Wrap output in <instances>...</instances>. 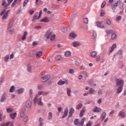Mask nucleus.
<instances>
[{
	"instance_id": "864d4df0",
	"label": "nucleus",
	"mask_w": 126,
	"mask_h": 126,
	"mask_svg": "<svg viewBox=\"0 0 126 126\" xmlns=\"http://www.w3.org/2000/svg\"><path fill=\"white\" fill-rule=\"evenodd\" d=\"M55 38H56V35L53 34L52 36L50 37L51 41H53Z\"/></svg>"
},
{
	"instance_id": "aec40b11",
	"label": "nucleus",
	"mask_w": 126,
	"mask_h": 126,
	"mask_svg": "<svg viewBox=\"0 0 126 126\" xmlns=\"http://www.w3.org/2000/svg\"><path fill=\"white\" fill-rule=\"evenodd\" d=\"M106 118V112H104L102 113V115H101L100 119L101 120V122H103L105 118Z\"/></svg>"
},
{
	"instance_id": "20e7f679",
	"label": "nucleus",
	"mask_w": 126,
	"mask_h": 126,
	"mask_svg": "<svg viewBox=\"0 0 126 126\" xmlns=\"http://www.w3.org/2000/svg\"><path fill=\"white\" fill-rule=\"evenodd\" d=\"M84 122H85V118H83L81 122H79V119H76L74 122V124L75 126H80L83 125Z\"/></svg>"
},
{
	"instance_id": "a19ab883",
	"label": "nucleus",
	"mask_w": 126,
	"mask_h": 126,
	"mask_svg": "<svg viewBox=\"0 0 126 126\" xmlns=\"http://www.w3.org/2000/svg\"><path fill=\"white\" fill-rule=\"evenodd\" d=\"M90 94H94L95 93V90H94L93 88H91L89 90Z\"/></svg>"
},
{
	"instance_id": "8fccbe9b",
	"label": "nucleus",
	"mask_w": 126,
	"mask_h": 126,
	"mask_svg": "<svg viewBox=\"0 0 126 126\" xmlns=\"http://www.w3.org/2000/svg\"><path fill=\"white\" fill-rule=\"evenodd\" d=\"M113 32H114V31L113 30L106 31V33L107 35H109V34H111V33H113Z\"/></svg>"
},
{
	"instance_id": "6e6552de",
	"label": "nucleus",
	"mask_w": 126,
	"mask_h": 126,
	"mask_svg": "<svg viewBox=\"0 0 126 126\" xmlns=\"http://www.w3.org/2000/svg\"><path fill=\"white\" fill-rule=\"evenodd\" d=\"M31 106H32V99L28 100L26 103V108H27L28 109H30V108H31Z\"/></svg>"
},
{
	"instance_id": "a878e982",
	"label": "nucleus",
	"mask_w": 126,
	"mask_h": 126,
	"mask_svg": "<svg viewBox=\"0 0 126 126\" xmlns=\"http://www.w3.org/2000/svg\"><path fill=\"white\" fill-rule=\"evenodd\" d=\"M66 93L67 96H71V90L69 88H67L66 90Z\"/></svg>"
},
{
	"instance_id": "1a4fd4ad",
	"label": "nucleus",
	"mask_w": 126,
	"mask_h": 126,
	"mask_svg": "<svg viewBox=\"0 0 126 126\" xmlns=\"http://www.w3.org/2000/svg\"><path fill=\"white\" fill-rule=\"evenodd\" d=\"M118 117L120 118H125L126 117V114L123 111H120L118 114Z\"/></svg>"
},
{
	"instance_id": "f03ea898",
	"label": "nucleus",
	"mask_w": 126,
	"mask_h": 126,
	"mask_svg": "<svg viewBox=\"0 0 126 126\" xmlns=\"http://www.w3.org/2000/svg\"><path fill=\"white\" fill-rule=\"evenodd\" d=\"M124 6H125V3L122 2L121 0H118L112 5L111 8L113 10H120Z\"/></svg>"
},
{
	"instance_id": "7c9ffc66",
	"label": "nucleus",
	"mask_w": 126,
	"mask_h": 126,
	"mask_svg": "<svg viewBox=\"0 0 126 126\" xmlns=\"http://www.w3.org/2000/svg\"><path fill=\"white\" fill-rule=\"evenodd\" d=\"M49 18H47V17H45L44 19H42L40 21V22H45V23H47V22H49Z\"/></svg>"
},
{
	"instance_id": "680f3d73",
	"label": "nucleus",
	"mask_w": 126,
	"mask_h": 126,
	"mask_svg": "<svg viewBox=\"0 0 126 126\" xmlns=\"http://www.w3.org/2000/svg\"><path fill=\"white\" fill-rule=\"evenodd\" d=\"M38 89L39 90H41V89H43V85H38Z\"/></svg>"
},
{
	"instance_id": "5701e85b",
	"label": "nucleus",
	"mask_w": 126,
	"mask_h": 126,
	"mask_svg": "<svg viewBox=\"0 0 126 126\" xmlns=\"http://www.w3.org/2000/svg\"><path fill=\"white\" fill-rule=\"evenodd\" d=\"M81 74H82L84 78H86L87 77H88V73H87L86 71L82 72Z\"/></svg>"
},
{
	"instance_id": "dca6fc26",
	"label": "nucleus",
	"mask_w": 126,
	"mask_h": 126,
	"mask_svg": "<svg viewBox=\"0 0 126 126\" xmlns=\"http://www.w3.org/2000/svg\"><path fill=\"white\" fill-rule=\"evenodd\" d=\"M74 114V109L71 107L69 112V117H71Z\"/></svg>"
},
{
	"instance_id": "72a5a7b5",
	"label": "nucleus",
	"mask_w": 126,
	"mask_h": 126,
	"mask_svg": "<svg viewBox=\"0 0 126 126\" xmlns=\"http://www.w3.org/2000/svg\"><path fill=\"white\" fill-rule=\"evenodd\" d=\"M14 89H15V87H14V86H12L9 89V92L12 93V92L14 91Z\"/></svg>"
},
{
	"instance_id": "0eeeda50",
	"label": "nucleus",
	"mask_w": 126,
	"mask_h": 126,
	"mask_svg": "<svg viewBox=\"0 0 126 126\" xmlns=\"http://www.w3.org/2000/svg\"><path fill=\"white\" fill-rule=\"evenodd\" d=\"M50 75H46L44 77L41 78L40 81L42 82H46L50 79Z\"/></svg>"
},
{
	"instance_id": "412c9836",
	"label": "nucleus",
	"mask_w": 126,
	"mask_h": 126,
	"mask_svg": "<svg viewBox=\"0 0 126 126\" xmlns=\"http://www.w3.org/2000/svg\"><path fill=\"white\" fill-rule=\"evenodd\" d=\"M27 35H28V33L27 32H25L23 34V36L22 37V41H24L26 39V37H27Z\"/></svg>"
},
{
	"instance_id": "338daca9",
	"label": "nucleus",
	"mask_w": 126,
	"mask_h": 126,
	"mask_svg": "<svg viewBox=\"0 0 126 126\" xmlns=\"http://www.w3.org/2000/svg\"><path fill=\"white\" fill-rule=\"evenodd\" d=\"M36 45H38V42L34 41L32 43L33 46H36Z\"/></svg>"
},
{
	"instance_id": "6ab92c4d",
	"label": "nucleus",
	"mask_w": 126,
	"mask_h": 126,
	"mask_svg": "<svg viewBox=\"0 0 126 126\" xmlns=\"http://www.w3.org/2000/svg\"><path fill=\"white\" fill-rule=\"evenodd\" d=\"M84 112H85V108H84V107H83L80 112V118H82V117H83V115H84Z\"/></svg>"
},
{
	"instance_id": "b1692460",
	"label": "nucleus",
	"mask_w": 126,
	"mask_h": 126,
	"mask_svg": "<svg viewBox=\"0 0 126 126\" xmlns=\"http://www.w3.org/2000/svg\"><path fill=\"white\" fill-rule=\"evenodd\" d=\"M39 126H43L44 125V119L42 118H40L39 119Z\"/></svg>"
},
{
	"instance_id": "e433bc0d",
	"label": "nucleus",
	"mask_w": 126,
	"mask_h": 126,
	"mask_svg": "<svg viewBox=\"0 0 126 126\" xmlns=\"http://www.w3.org/2000/svg\"><path fill=\"white\" fill-rule=\"evenodd\" d=\"M18 92L19 94H21V93H23L24 92V88H21L18 90Z\"/></svg>"
},
{
	"instance_id": "c756f323",
	"label": "nucleus",
	"mask_w": 126,
	"mask_h": 126,
	"mask_svg": "<svg viewBox=\"0 0 126 126\" xmlns=\"http://www.w3.org/2000/svg\"><path fill=\"white\" fill-rule=\"evenodd\" d=\"M69 36L71 37V38H76V37H77V35H76V34L73 33V32H72V33H70L69 34Z\"/></svg>"
},
{
	"instance_id": "473e14b6",
	"label": "nucleus",
	"mask_w": 126,
	"mask_h": 126,
	"mask_svg": "<svg viewBox=\"0 0 126 126\" xmlns=\"http://www.w3.org/2000/svg\"><path fill=\"white\" fill-rule=\"evenodd\" d=\"M55 60L56 61H61L62 60V56L61 55H57L55 57Z\"/></svg>"
},
{
	"instance_id": "37998d69",
	"label": "nucleus",
	"mask_w": 126,
	"mask_h": 126,
	"mask_svg": "<svg viewBox=\"0 0 126 126\" xmlns=\"http://www.w3.org/2000/svg\"><path fill=\"white\" fill-rule=\"evenodd\" d=\"M29 95L31 98H32L33 96V90L32 89H30L29 91Z\"/></svg>"
},
{
	"instance_id": "774afa93",
	"label": "nucleus",
	"mask_w": 126,
	"mask_h": 126,
	"mask_svg": "<svg viewBox=\"0 0 126 126\" xmlns=\"http://www.w3.org/2000/svg\"><path fill=\"white\" fill-rule=\"evenodd\" d=\"M98 104H101L102 103V99L100 98L97 101Z\"/></svg>"
},
{
	"instance_id": "2eb2a0df",
	"label": "nucleus",
	"mask_w": 126,
	"mask_h": 126,
	"mask_svg": "<svg viewBox=\"0 0 126 126\" xmlns=\"http://www.w3.org/2000/svg\"><path fill=\"white\" fill-rule=\"evenodd\" d=\"M97 53L96 51H93L91 53V57L92 58H96Z\"/></svg>"
},
{
	"instance_id": "9b49d317",
	"label": "nucleus",
	"mask_w": 126,
	"mask_h": 126,
	"mask_svg": "<svg viewBox=\"0 0 126 126\" xmlns=\"http://www.w3.org/2000/svg\"><path fill=\"white\" fill-rule=\"evenodd\" d=\"M116 48H117V44L115 43L112 45L111 49L109 50V54H111Z\"/></svg>"
},
{
	"instance_id": "69168bd1",
	"label": "nucleus",
	"mask_w": 126,
	"mask_h": 126,
	"mask_svg": "<svg viewBox=\"0 0 126 126\" xmlns=\"http://www.w3.org/2000/svg\"><path fill=\"white\" fill-rule=\"evenodd\" d=\"M5 3H6V1H5V0H2L1 6H3V5H4V4H5Z\"/></svg>"
},
{
	"instance_id": "0e129e2a",
	"label": "nucleus",
	"mask_w": 126,
	"mask_h": 126,
	"mask_svg": "<svg viewBox=\"0 0 126 126\" xmlns=\"http://www.w3.org/2000/svg\"><path fill=\"white\" fill-rule=\"evenodd\" d=\"M105 5H106V2H103L101 6V8H103V7H105Z\"/></svg>"
},
{
	"instance_id": "58836bf2",
	"label": "nucleus",
	"mask_w": 126,
	"mask_h": 126,
	"mask_svg": "<svg viewBox=\"0 0 126 126\" xmlns=\"http://www.w3.org/2000/svg\"><path fill=\"white\" fill-rule=\"evenodd\" d=\"M117 38V34L113 33L111 35V39L114 40V39H116Z\"/></svg>"
},
{
	"instance_id": "de8ad7c7",
	"label": "nucleus",
	"mask_w": 126,
	"mask_h": 126,
	"mask_svg": "<svg viewBox=\"0 0 126 126\" xmlns=\"http://www.w3.org/2000/svg\"><path fill=\"white\" fill-rule=\"evenodd\" d=\"M9 59V55H6L4 57V61L5 62V63H6L7 62V61H8Z\"/></svg>"
},
{
	"instance_id": "a211bd4d",
	"label": "nucleus",
	"mask_w": 126,
	"mask_h": 126,
	"mask_svg": "<svg viewBox=\"0 0 126 126\" xmlns=\"http://www.w3.org/2000/svg\"><path fill=\"white\" fill-rule=\"evenodd\" d=\"M123 86H119L118 88L117 89L116 93H118V94L121 93L122 91H123Z\"/></svg>"
},
{
	"instance_id": "bb28decb",
	"label": "nucleus",
	"mask_w": 126,
	"mask_h": 126,
	"mask_svg": "<svg viewBox=\"0 0 126 126\" xmlns=\"http://www.w3.org/2000/svg\"><path fill=\"white\" fill-rule=\"evenodd\" d=\"M42 54H43V52H42V51H39L36 53L35 54L36 57L40 58V57H41V56H42Z\"/></svg>"
},
{
	"instance_id": "13d9d810",
	"label": "nucleus",
	"mask_w": 126,
	"mask_h": 126,
	"mask_svg": "<svg viewBox=\"0 0 126 126\" xmlns=\"http://www.w3.org/2000/svg\"><path fill=\"white\" fill-rule=\"evenodd\" d=\"M104 15H105V11L102 10L100 12V16H104Z\"/></svg>"
},
{
	"instance_id": "3c124183",
	"label": "nucleus",
	"mask_w": 126,
	"mask_h": 126,
	"mask_svg": "<svg viewBox=\"0 0 126 126\" xmlns=\"http://www.w3.org/2000/svg\"><path fill=\"white\" fill-rule=\"evenodd\" d=\"M74 72H75V71H74V69H70L69 70V73H70L71 74L74 73Z\"/></svg>"
},
{
	"instance_id": "79ce46f5",
	"label": "nucleus",
	"mask_w": 126,
	"mask_h": 126,
	"mask_svg": "<svg viewBox=\"0 0 126 126\" xmlns=\"http://www.w3.org/2000/svg\"><path fill=\"white\" fill-rule=\"evenodd\" d=\"M83 105L81 103H79V104H78L76 107V109L77 110H79V109H80V108H81L82 107Z\"/></svg>"
},
{
	"instance_id": "4d7b16f0",
	"label": "nucleus",
	"mask_w": 126,
	"mask_h": 126,
	"mask_svg": "<svg viewBox=\"0 0 126 126\" xmlns=\"http://www.w3.org/2000/svg\"><path fill=\"white\" fill-rule=\"evenodd\" d=\"M106 23L108 25H111V20L109 19L106 20Z\"/></svg>"
},
{
	"instance_id": "4be33fe9",
	"label": "nucleus",
	"mask_w": 126,
	"mask_h": 126,
	"mask_svg": "<svg viewBox=\"0 0 126 126\" xmlns=\"http://www.w3.org/2000/svg\"><path fill=\"white\" fill-rule=\"evenodd\" d=\"M65 57H69L71 56V52L70 51H66L64 53Z\"/></svg>"
},
{
	"instance_id": "393cba45",
	"label": "nucleus",
	"mask_w": 126,
	"mask_h": 126,
	"mask_svg": "<svg viewBox=\"0 0 126 126\" xmlns=\"http://www.w3.org/2000/svg\"><path fill=\"white\" fill-rule=\"evenodd\" d=\"M26 113V112L25 109H22V111L21 112V114H20L21 118H23V117H24V116H25Z\"/></svg>"
},
{
	"instance_id": "ddd939ff",
	"label": "nucleus",
	"mask_w": 126,
	"mask_h": 126,
	"mask_svg": "<svg viewBox=\"0 0 126 126\" xmlns=\"http://www.w3.org/2000/svg\"><path fill=\"white\" fill-rule=\"evenodd\" d=\"M93 111L95 113H98L99 112H101V108L97 107V106H95Z\"/></svg>"
},
{
	"instance_id": "2f4dec72",
	"label": "nucleus",
	"mask_w": 126,
	"mask_h": 126,
	"mask_svg": "<svg viewBox=\"0 0 126 126\" xmlns=\"http://www.w3.org/2000/svg\"><path fill=\"white\" fill-rule=\"evenodd\" d=\"M65 83V81L60 80L57 84H58V85H63V84H64Z\"/></svg>"
},
{
	"instance_id": "f8f14e48",
	"label": "nucleus",
	"mask_w": 126,
	"mask_h": 126,
	"mask_svg": "<svg viewBox=\"0 0 126 126\" xmlns=\"http://www.w3.org/2000/svg\"><path fill=\"white\" fill-rule=\"evenodd\" d=\"M67 113H68V108H66L64 111V114L62 117V119H64L66 116H67Z\"/></svg>"
},
{
	"instance_id": "7ed1b4c3",
	"label": "nucleus",
	"mask_w": 126,
	"mask_h": 126,
	"mask_svg": "<svg viewBox=\"0 0 126 126\" xmlns=\"http://www.w3.org/2000/svg\"><path fill=\"white\" fill-rule=\"evenodd\" d=\"M9 13V10L5 12V9H4L2 10V11L1 12V13H0V16H2V20H5V19H7V18H8Z\"/></svg>"
},
{
	"instance_id": "39448f33",
	"label": "nucleus",
	"mask_w": 126,
	"mask_h": 126,
	"mask_svg": "<svg viewBox=\"0 0 126 126\" xmlns=\"http://www.w3.org/2000/svg\"><path fill=\"white\" fill-rule=\"evenodd\" d=\"M115 81H116V85L117 86L124 87V83H125V82L124 81V80L121 79H116Z\"/></svg>"
},
{
	"instance_id": "c9c22d12",
	"label": "nucleus",
	"mask_w": 126,
	"mask_h": 126,
	"mask_svg": "<svg viewBox=\"0 0 126 126\" xmlns=\"http://www.w3.org/2000/svg\"><path fill=\"white\" fill-rule=\"evenodd\" d=\"M53 118V113L52 112H49L48 113V120H51Z\"/></svg>"
},
{
	"instance_id": "c03bdc74",
	"label": "nucleus",
	"mask_w": 126,
	"mask_h": 126,
	"mask_svg": "<svg viewBox=\"0 0 126 126\" xmlns=\"http://www.w3.org/2000/svg\"><path fill=\"white\" fill-rule=\"evenodd\" d=\"M83 21L86 24H88V19L87 18H84L83 20Z\"/></svg>"
},
{
	"instance_id": "49530a36",
	"label": "nucleus",
	"mask_w": 126,
	"mask_h": 126,
	"mask_svg": "<svg viewBox=\"0 0 126 126\" xmlns=\"http://www.w3.org/2000/svg\"><path fill=\"white\" fill-rule=\"evenodd\" d=\"M19 0V1H21V0ZM17 1V0H14V1H13V2L12 3V4L11 5V7H13V6L14 5H15Z\"/></svg>"
},
{
	"instance_id": "cd10ccee",
	"label": "nucleus",
	"mask_w": 126,
	"mask_h": 126,
	"mask_svg": "<svg viewBox=\"0 0 126 126\" xmlns=\"http://www.w3.org/2000/svg\"><path fill=\"white\" fill-rule=\"evenodd\" d=\"M5 99H6V95L5 94H3L1 98V102L2 103V102H4V101H5Z\"/></svg>"
},
{
	"instance_id": "9d476101",
	"label": "nucleus",
	"mask_w": 126,
	"mask_h": 126,
	"mask_svg": "<svg viewBox=\"0 0 126 126\" xmlns=\"http://www.w3.org/2000/svg\"><path fill=\"white\" fill-rule=\"evenodd\" d=\"M96 26L97 27H99L100 28H104V26L103 25V23L100 22H97L96 23Z\"/></svg>"
},
{
	"instance_id": "a18cd8bd",
	"label": "nucleus",
	"mask_w": 126,
	"mask_h": 126,
	"mask_svg": "<svg viewBox=\"0 0 126 126\" xmlns=\"http://www.w3.org/2000/svg\"><path fill=\"white\" fill-rule=\"evenodd\" d=\"M28 1H29V0H25L24 1L23 4V6L24 7V6H25L27 4Z\"/></svg>"
},
{
	"instance_id": "6e6d98bb",
	"label": "nucleus",
	"mask_w": 126,
	"mask_h": 126,
	"mask_svg": "<svg viewBox=\"0 0 126 126\" xmlns=\"http://www.w3.org/2000/svg\"><path fill=\"white\" fill-rule=\"evenodd\" d=\"M9 124H10V122H7V123L2 124L0 126H9Z\"/></svg>"
},
{
	"instance_id": "f704fd0d",
	"label": "nucleus",
	"mask_w": 126,
	"mask_h": 126,
	"mask_svg": "<svg viewBox=\"0 0 126 126\" xmlns=\"http://www.w3.org/2000/svg\"><path fill=\"white\" fill-rule=\"evenodd\" d=\"M6 112L8 113H12L13 112V109L11 108H8L6 109Z\"/></svg>"
},
{
	"instance_id": "052dcab7",
	"label": "nucleus",
	"mask_w": 126,
	"mask_h": 126,
	"mask_svg": "<svg viewBox=\"0 0 126 126\" xmlns=\"http://www.w3.org/2000/svg\"><path fill=\"white\" fill-rule=\"evenodd\" d=\"M121 19H122V17H121L120 16L116 17V21H119V20H121Z\"/></svg>"
},
{
	"instance_id": "bf43d9fd",
	"label": "nucleus",
	"mask_w": 126,
	"mask_h": 126,
	"mask_svg": "<svg viewBox=\"0 0 126 126\" xmlns=\"http://www.w3.org/2000/svg\"><path fill=\"white\" fill-rule=\"evenodd\" d=\"M98 95H102V94H103V92L102 91V90H100L98 91Z\"/></svg>"
},
{
	"instance_id": "e2e57ef3",
	"label": "nucleus",
	"mask_w": 126,
	"mask_h": 126,
	"mask_svg": "<svg viewBox=\"0 0 126 126\" xmlns=\"http://www.w3.org/2000/svg\"><path fill=\"white\" fill-rule=\"evenodd\" d=\"M31 70H32V68L30 66H29L28 67V71H29V72H31Z\"/></svg>"
},
{
	"instance_id": "5fc2aeb1",
	"label": "nucleus",
	"mask_w": 126,
	"mask_h": 126,
	"mask_svg": "<svg viewBox=\"0 0 126 126\" xmlns=\"http://www.w3.org/2000/svg\"><path fill=\"white\" fill-rule=\"evenodd\" d=\"M93 36L94 38H96L97 37V33H96V32L94 31L93 32Z\"/></svg>"
},
{
	"instance_id": "4c0bfd02",
	"label": "nucleus",
	"mask_w": 126,
	"mask_h": 126,
	"mask_svg": "<svg viewBox=\"0 0 126 126\" xmlns=\"http://www.w3.org/2000/svg\"><path fill=\"white\" fill-rule=\"evenodd\" d=\"M100 58H101V57L100 56H96L95 57L96 62H97V63H99V62H100V61H101Z\"/></svg>"
},
{
	"instance_id": "f257e3e1",
	"label": "nucleus",
	"mask_w": 126,
	"mask_h": 126,
	"mask_svg": "<svg viewBox=\"0 0 126 126\" xmlns=\"http://www.w3.org/2000/svg\"><path fill=\"white\" fill-rule=\"evenodd\" d=\"M49 94V92H42L39 91L38 94L35 95V98L33 99L34 104H38L39 106H43L44 103L42 102V97L40 96V95H43L44 96H47Z\"/></svg>"
},
{
	"instance_id": "09e8293b",
	"label": "nucleus",
	"mask_w": 126,
	"mask_h": 126,
	"mask_svg": "<svg viewBox=\"0 0 126 126\" xmlns=\"http://www.w3.org/2000/svg\"><path fill=\"white\" fill-rule=\"evenodd\" d=\"M28 121V116L27 115H26L24 118V122L25 123H26Z\"/></svg>"
},
{
	"instance_id": "423d86ee",
	"label": "nucleus",
	"mask_w": 126,
	"mask_h": 126,
	"mask_svg": "<svg viewBox=\"0 0 126 126\" xmlns=\"http://www.w3.org/2000/svg\"><path fill=\"white\" fill-rule=\"evenodd\" d=\"M53 34L52 31L48 30L44 34V36L46 37L47 39H50Z\"/></svg>"
},
{
	"instance_id": "c85d7f7f",
	"label": "nucleus",
	"mask_w": 126,
	"mask_h": 126,
	"mask_svg": "<svg viewBox=\"0 0 126 126\" xmlns=\"http://www.w3.org/2000/svg\"><path fill=\"white\" fill-rule=\"evenodd\" d=\"M62 32H63V33H66L67 32V28L65 27H63L62 28Z\"/></svg>"
},
{
	"instance_id": "603ef678",
	"label": "nucleus",
	"mask_w": 126,
	"mask_h": 126,
	"mask_svg": "<svg viewBox=\"0 0 126 126\" xmlns=\"http://www.w3.org/2000/svg\"><path fill=\"white\" fill-rule=\"evenodd\" d=\"M38 17L36 15H34L33 16V19L32 20V22H35V20H36V19H38Z\"/></svg>"
},
{
	"instance_id": "4468645a",
	"label": "nucleus",
	"mask_w": 126,
	"mask_h": 126,
	"mask_svg": "<svg viewBox=\"0 0 126 126\" xmlns=\"http://www.w3.org/2000/svg\"><path fill=\"white\" fill-rule=\"evenodd\" d=\"M72 45L73 47H78L80 46V43L78 41H74L72 42Z\"/></svg>"
},
{
	"instance_id": "ea45409f",
	"label": "nucleus",
	"mask_w": 126,
	"mask_h": 126,
	"mask_svg": "<svg viewBox=\"0 0 126 126\" xmlns=\"http://www.w3.org/2000/svg\"><path fill=\"white\" fill-rule=\"evenodd\" d=\"M7 1L8 2V4L7 3L5 4V7L8 6V5H9V4H10L12 2V1H13V0H7Z\"/></svg>"
},
{
	"instance_id": "f3484780",
	"label": "nucleus",
	"mask_w": 126,
	"mask_h": 126,
	"mask_svg": "<svg viewBox=\"0 0 126 126\" xmlns=\"http://www.w3.org/2000/svg\"><path fill=\"white\" fill-rule=\"evenodd\" d=\"M16 115H17V114L15 112L11 113V114H10V117L12 120H14V119H15V118H16Z\"/></svg>"
}]
</instances>
